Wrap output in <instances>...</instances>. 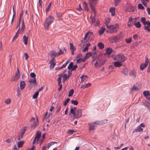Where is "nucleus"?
<instances>
[{"label": "nucleus", "mask_w": 150, "mask_h": 150, "mask_svg": "<svg viewBox=\"0 0 150 150\" xmlns=\"http://www.w3.org/2000/svg\"><path fill=\"white\" fill-rule=\"evenodd\" d=\"M70 112L74 118H79L81 116V110L76 107H71L70 109Z\"/></svg>", "instance_id": "f257e3e1"}, {"label": "nucleus", "mask_w": 150, "mask_h": 150, "mask_svg": "<svg viewBox=\"0 0 150 150\" xmlns=\"http://www.w3.org/2000/svg\"><path fill=\"white\" fill-rule=\"evenodd\" d=\"M53 17L50 16L46 18L44 23V26L45 29L48 30L49 26L53 22Z\"/></svg>", "instance_id": "f03ea898"}, {"label": "nucleus", "mask_w": 150, "mask_h": 150, "mask_svg": "<svg viewBox=\"0 0 150 150\" xmlns=\"http://www.w3.org/2000/svg\"><path fill=\"white\" fill-rule=\"evenodd\" d=\"M105 61V60H102L101 57H98L96 60H93L92 63L94 64L95 67L98 68L104 64Z\"/></svg>", "instance_id": "7ed1b4c3"}, {"label": "nucleus", "mask_w": 150, "mask_h": 150, "mask_svg": "<svg viewBox=\"0 0 150 150\" xmlns=\"http://www.w3.org/2000/svg\"><path fill=\"white\" fill-rule=\"evenodd\" d=\"M107 28L109 29L110 32L111 33L117 32L119 28V24H117L115 25H108L107 24L106 25Z\"/></svg>", "instance_id": "20e7f679"}, {"label": "nucleus", "mask_w": 150, "mask_h": 150, "mask_svg": "<svg viewBox=\"0 0 150 150\" xmlns=\"http://www.w3.org/2000/svg\"><path fill=\"white\" fill-rule=\"evenodd\" d=\"M113 59L114 60L122 62H124L126 60V58L122 54H120L114 56Z\"/></svg>", "instance_id": "39448f33"}, {"label": "nucleus", "mask_w": 150, "mask_h": 150, "mask_svg": "<svg viewBox=\"0 0 150 150\" xmlns=\"http://www.w3.org/2000/svg\"><path fill=\"white\" fill-rule=\"evenodd\" d=\"M95 14H94L93 12L92 13V15L90 17L91 20V24L95 26H97L99 25V21L97 18L94 17Z\"/></svg>", "instance_id": "423d86ee"}, {"label": "nucleus", "mask_w": 150, "mask_h": 150, "mask_svg": "<svg viewBox=\"0 0 150 150\" xmlns=\"http://www.w3.org/2000/svg\"><path fill=\"white\" fill-rule=\"evenodd\" d=\"M20 24L21 23H20V22H19L17 27V28L19 27L17 33L22 34L25 30V26L23 21L21 23V25H20Z\"/></svg>", "instance_id": "0eeeda50"}, {"label": "nucleus", "mask_w": 150, "mask_h": 150, "mask_svg": "<svg viewBox=\"0 0 150 150\" xmlns=\"http://www.w3.org/2000/svg\"><path fill=\"white\" fill-rule=\"evenodd\" d=\"M31 122L32 123L31 125L32 129H35L38 125V120L37 118L32 117L31 119Z\"/></svg>", "instance_id": "6e6552de"}, {"label": "nucleus", "mask_w": 150, "mask_h": 150, "mask_svg": "<svg viewBox=\"0 0 150 150\" xmlns=\"http://www.w3.org/2000/svg\"><path fill=\"white\" fill-rule=\"evenodd\" d=\"M96 122V121L90 122L88 123V125L89 126V130L90 131H92L94 130L95 129L96 125H97Z\"/></svg>", "instance_id": "1a4fd4ad"}, {"label": "nucleus", "mask_w": 150, "mask_h": 150, "mask_svg": "<svg viewBox=\"0 0 150 150\" xmlns=\"http://www.w3.org/2000/svg\"><path fill=\"white\" fill-rule=\"evenodd\" d=\"M68 74L67 75V74H61L62 75V76L63 77V81H64L65 80L68 79L69 78L70 76L72 73V72L70 71L69 70H68Z\"/></svg>", "instance_id": "9d476101"}, {"label": "nucleus", "mask_w": 150, "mask_h": 150, "mask_svg": "<svg viewBox=\"0 0 150 150\" xmlns=\"http://www.w3.org/2000/svg\"><path fill=\"white\" fill-rule=\"evenodd\" d=\"M149 63V60L146 59L145 62L144 63L142 64L140 66V68L141 70H144L147 66Z\"/></svg>", "instance_id": "9b49d317"}, {"label": "nucleus", "mask_w": 150, "mask_h": 150, "mask_svg": "<svg viewBox=\"0 0 150 150\" xmlns=\"http://www.w3.org/2000/svg\"><path fill=\"white\" fill-rule=\"evenodd\" d=\"M136 18H133L132 19L131 18H129V20L127 23V25L129 26H132L133 25H134V23L136 21Z\"/></svg>", "instance_id": "f8f14e48"}, {"label": "nucleus", "mask_w": 150, "mask_h": 150, "mask_svg": "<svg viewBox=\"0 0 150 150\" xmlns=\"http://www.w3.org/2000/svg\"><path fill=\"white\" fill-rule=\"evenodd\" d=\"M41 132L38 131L37 132L36 136L33 142V144H34L36 140L37 141H38L39 139V138L41 137Z\"/></svg>", "instance_id": "ddd939ff"}, {"label": "nucleus", "mask_w": 150, "mask_h": 150, "mask_svg": "<svg viewBox=\"0 0 150 150\" xmlns=\"http://www.w3.org/2000/svg\"><path fill=\"white\" fill-rule=\"evenodd\" d=\"M120 40V38L119 36H114L111 38V41L113 43L118 42Z\"/></svg>", "instance_id": "4468645a"}, {"label": "nucleus", "mask_w": 150, "mask_h": 150, "mask_svg": "<svg viewBox=\"0 0 150 150\" xmlns=\"http://www.w3.org/2000/svg\"><path fill=\"white\" fill-rule=\"evenodd\" d=\"M107 121L108 120L107 119H104L100 121H96V123L98 125H101L106 123L107 122Z\"/></svg>", "instance_id": "2eb2a0df"}, {"label": "nucleus", "mask_w": 150, "mask_h": 150, "mask_svg": "<svg viewBox=\"0 0 150 150\" xmlns=\"http://www.w3.org/2000/svg\"><path fill=\"white\" fill-rule=\"evenodd\" d=\"M141 21L144 25L147 24L148 26H150V22L149 21H146V19L144 17L142 18Z\"/></svg>", "instance_id": "dca6fc26"}, {"label": "nucleus", "mask_w": 150, "mask_h": 150, "mask_svg": "<svg viewBox=\"0 0 150 150\" xmlns=\"http://www.w3.org/2000/svg\"><path fill=\"white\" fill-rule=\"evenodd\" d=\"M122 63L121 62L117 61L114 63V66L116 67H120L122 65Z\"/></svg>", "instance_id": "f3484780"}, {"label": "nucleus", "mask_w": 150, "mask_h": 150, "mask_svg": "<svg viewBox=\"0 0 150 150\" xmlns=\"http://www.w3.org/2000/svg\"><path fill=\"white\" fill-rule=\"evenodd\" d=\"M20 73H16L15 76L13 78L12 81H17L20 77Z\"/></svg>", "instance_id": "a211bd4d"}, {"label": "nucleus", "mask_w": 150, "mask_h": 150, "mask_svg": "<svg viewBox=\"0 0 150 150\" xmlns=\"http://www.w3.org/2000/svg\"><path fill=\"white\" fill-rule=\"evenodd\" d=\"M55 60L54 58H52V59L50 61V69H52L54 67L55 64Z\"/></svg>", "instance_id": "6ab92c4d"}, {"label": "nucleus", "mask_w": 150, "mask_h": 150, "mask_svg": "<svg viewBox=\"0 0 150 150\" xmlns=\"http://www.w3.org/2000/svg\"><path fill=\"white\" fill-rule=\"evenodd\" d=\"M80 78L81 79V82H85L88 79V76L85 75H82L81 76Z\"/></svg>", "instance_id": "aec40b11"}, {"label": "nucleus", "mask_w": 150, "mask_h": 150, "mask_svg": "<svg viewBox=\"0 0 150 150\" xmlns=\"http://www.w3.org/2000/svg\"><path fill=\"white\" fill-rule=\"evenodd\" d=\"M28 37L26 35H24L23 36V42L25 45H27L28 42Z\"/></svg>", "instance_id": "412c9836"}, {"label": "nucleus", "mask_w": 150, "mask_h": 150, "mask_svg": "<svg viewBox=\"0 0 150 150\" xmlns=\"http://www.w3.org/2000/svg\"><path fill=\"white\" fill-rule=\"evenodd\" d=\"M50 53L52 56V58H54V57L59 56L58 53L54 51H50Z\"/></svg>", "instance_id": "4be33fe9"}, {"label": "nucleus", "mask_w": 150, "mask_h": 150, "mask_svg": "<svg viewBox=\"0 0 150 150\" xmlns=\"http://www.w3.org/2000/svg\"><path fill=\"white\" fill-rule=\"evenodd\" d=\"M20 89L23 90L25 86V83L24 81H22L20 82Z\"/></svg>", "instance_id": "5701e85b"}, {"label": "nucleus", "mask_w": 150, "mask_h": 150, "mask_svg": "<svg viewBox=\"0 0 150 150\" xmlns=\"http://www.w3.org/2000/svg\"><path fill=\"white\" fill-rule=\"evenodd\" d=\"M110 12L111 13L112 16H113L115 14V8L114 7L111 8L109 10Z\"/></svg>", "instance_id": "b1692460"}, {"label": "nucleus", "mask_w": 150, "mask_h": 150, "mask_svg": "<svg viewBox=\"0 0 150 150\" xmlns=\"http://www.w3.org/2000/svg\"><path fill=\"white\" fill-rule=\"evenodd\" d=\"M143 130V129L139 126L135 129L134 132H142Z\"/></svg>", "instance_id": "393cba45"}, {"label": "nucleus", "mask_w": 150, "mask_h": 150, "mask_svg": "<svg viewBox=\"0 0 150 150\" xmlns=\"http://www.w3.org/2000/svg\"><path fill=\"white\" fill-rule=\"evenodd\" d=\"M144 105L149 110H150V104L149 102L145 101L144 102Z\"/></svg>", "instance_id": "a878e982"}, {"label": "nucleus", "mask_w": 150, "mask_h": 150, "mask_svg": "<svg viewBox=\"0 0 150 150\" xmlns=\"http://www.w3.org/2000/svg\"><path fill=\"white\" fill-rule=\"evenodd\" d=\"M90 44L88 43L86 44L85 47L83 49V50H82V51L83 52H85L87 51L88 50V48L90 46Z\"/></svg>", "instance_id": "bb28decb"}, {"label": "nucleus", "mask_w": 150, "mask_h": 150, "mask_svg": "<svg viewBox=\"0 0 150 150\" xmlns=\"http://www.w3.org/2000/svg\"><path fill=\"white\" fill-rule=\"evenodd\" d=\"M29 83H33L36 84L37 83L36 79L35 78H31L28 81Z\"/></svg>", "instance_id": "cd10ccee"}, {"label": "nucleus", "mask_w": 150, "mask_h": 150, "mask_svg": "<svg viewBox=\"0 0 150 150\" xmlns=\"http://www.w3.org/2000/svg\"><path fill=\"white\" fill-rule=\"evenodd\" d=\"M65 52H66V50L65 49V48H62V49H60L59 50V51L57 52L58 54V55L59 56V55H60L61 54H64V53Z\"/></svg>", "instance_id": "c85d7f7f"}, {"label": "nucleus", "mask_w": 150, "mask_h": 150, "mask_svg": "<svg viewBox=\"0 0 150 150\" xmlns=\"http://www.w3.org/2000/svg\"><path fill=\"white\" fill-rule=\"evenodd\" d=\"M128 70L127 68H125L123 70L122 73L125 75L127 76L128 74Z\"/></svg>", "instance_id": "c756f323"}, {"label": "nucleus", "mask_w": 150, "mask_h": 150, "mask_svg": "<svg viewBox=\"0 0 150 150\" xmlns=\"http://www.w3.org/2000/svg\"><path fill=\"white\" fill-rule=\"evenodd\" d=\"M105 30V28L103 27H102L99 31V34L100 35L102 34Z\"/></svg>", "instance_id": "7c9ffc66"}, {"label": "nucleus", "mask_w": 150, "mask_h": 150, "mask_svg": "<svg viewBox=\"0 0 150 150\" xmlns=\"http://www.w3.org/2000/svg\"><path fill=\"white\" fill-rule=\"evenodd\" d=\"M91 55V53L90 52H88L85 55V56L84 58H83L84 59H85V61L86 60L89 58Z\"/></svg>", "instance_id": "2f4dec72"}, {"label": "nucleus", "mask_w": 150, "mask_h": 150, "mask_svg": "<svg viewBox=\"0 0 150 150\" xmlns=\"http://www.w3.org/2000/svg\"><path fill=\"white\" fill-rule=\"evenodd\" d=\"M143 94L146 97L149 96L150 95V93L149 91H144L143 93Z\"/></svg>", "instance_id": "473e14b6"}, {"label": "nucleus", "mask_w": 150, "mask_h": 150, "mask_svg": "<svg viewBox=\"0 0 150 150\" xmlns=\"http://www.w3.org/2000/svg\"><path fill=\"white\" fill-rule=\"evenodd\" d=\"M69 44L70 45V49L71 51H75L76 50V48L74 47L73 43H70Z\"/></svg>", "instance_id": "72a5a7b5"}, {"label": "nucleus", "mask_w": 150, "mask_h": 150, "mask_svg": "<svg viewBox=\"0 0 150 150\" xmlns=\"http://www.w3.org/2000/svg\"><path fill=\"white\" fill-rule=\"evenodd\" d=\"M24 143V142L23 141H21L18 142L17 144L18 148L21 147L23 146Z\"/></svg>", "instance_id": "f704fd0d"}, {"label": "nucleus", "mask_w": 150, "mask_h": 150, "mask_svg": "<svg viewBox=\"0 0 150 150\" xmlns=\"http://www.w3.org/2000/svg\"><path fill=\"white\" fill-rule=\"evenodd\" d=\"M112 52V50L111 48H108L106 50V54L108 55H110Z\"/></svg>", "instance_id": "c9c22d12"}, {"label": "nucleus", "mask_w": 150, "mask_h": 150, "mask_svg": "<svg viewBox=\"0 0 150 150\" xmlns=\"http://www.w3.org/2000/svg\"><path fill=\"white\" fill-rule=\"evenodd\" d=\"M57 143L56 142H51L49 143L47 146V147L48 149H49L50 147L54 145V144H57Z\"/></svg>", "instance_id": "e433bc0d"}, {"label": "nucleus", "mask_w": 150, "mask_h": 150, "mask_svg": "<svg viewBox=\"0 0 150 150\" xmlns=\"http://www.w3.org/2000/svg\"><path fill=\"white\" fill-rule=\"evenodd\" d=\"M134 25L137 28H140L141 27L140 23L139 22H137V23L135 22V23H134Z\"/></svg>", "instance_id": "4c0bfd02"}, {"label": "nucleus", "mask_w": 150, "mask_h": 150, "mask_svg": "<svg viewBox=\"0 0 150 150\" xmlns=\"http://www.w3.org/2000/svg\"><path fill=\"white\" fill-rule=\"evenodd\" d=\"M129 75L130 76H135L136 75V72L134 70H132L130 71Z\"/></svg>", "instance_id": "58836bf2"}, {"label": "nucleus", "mask_w": 150, "mask_h": 150, "mask_svg": "<svg viewBox=\"0 0 150 150\" xmlns=\"http://www.w3.org/2000/svg\"><path fill=\"white\" fill-rule=\"evenodd\" d=\"M83 8H84V9L85 10L88 11V8L85 2H84L83 3Z\"/></svg>", "instance_id": "ea45409f"}, {"label": "nucleus", "mask_w": 150, "mask_h": 150, "mask_svg": "<svg viewBox=\"0 0 150 150\" xmlns=\"http://www.w3.org/2000/svg\"><path fill=\"white\" fill-rule=\"evenodd\" d=\"M98 46L101 49H103L104 47V45L101 42L98 43Z\"/></svg>", "instance_id": "a19ab883"}, {"label": "nucleus", "mask_w": 150, "mask_h": 150, "mask_svg": "<svg viewBox=\"0 0 150 150\" xmlns=\"http://www.w3.org/2000/svg\"><path fill=\"white\" fill-rule=\"evenodd\" d=\"M132 38L131 37L129 38H128L126 39L125 41L128 44L130 43L132 41Z\"/></svg>", "instance_id": "79ce46f5"}, {"label": "nucleus", "mask_w": 150, "mask_h": 150, "mask_svg": "<svg viewBox=\"0 0 150 150\" xmlns=\"http://www.w3.org/2000/svg\"><path fill=\"white\" fill-rule=\"evenodd\" d=\"M74 93V90L73 89H71L69 92L68 96L69 97L72 96L73 94Z\"/></svg>", "instance_id": "37998d69"}, {"label": "nucleus", "mask_w": 150, "mask_h": 150, "mask_svg": "<svg viewBox=\"0 0 150 150\" xmlns=\"http://www.w3.org/2000/svg\"><path fill=\"white\" fill-rule=\"evenodd\" d=\"M85 61V60L83 58V59L79 58L77 60L76 62L77 63H79L81 62H84Z\"/></svg>", "instance_id": "c03bdc74"}, {"label": "nucleus", "mask_w": 150, "mask_h": 150, "mask_svg": "<svg viewBox=\"0 0 150 150\" xmlns=\"http://www.w3.org/2000/svg\"><path fill=\"white\" fill-rule=\"evenodd\" d=\"M92 33L90 32L89 31L88 32L86 33V34L85 35L84 38V40L86 39V38L87 37V36L89 34L90 35H92Z\"/></svg>", "instance_id": "a18cd8bd"}, {"label": "nucleus", "mask_w": 150, "mask_h": 150, "mask_svg": "<svg viewBox=\"0 0 150 150\" xmlns=\"http://www.w3.org/2000/svg\"><path fill=\"white\" fill-rule=\"evenodd\" d=\"M61 78L62 75L60 74L59 75V78L57 79V81L58 82V85H60V84L61 83Z\"/></svg>", "instance_id": "49530a36"}, {"label": "nucleus", "mask_w": 150, "mask_h": 150, "mask_svg": "<svg viewBox=\"0 0 150 150\" xmlns=\"http://www.w3.org/2000/svg\"><path fill=\"white\" fill-rule=\"evenodd\" d=\"M38 92H36V93L33 95V98L34 99H35L38 96Z\"/></svg>", "instance_id": "de8ad7c7"}, {"label": "nucleus", "mask_w": 150, "mask_h": 150, "mask_svg": "<svg viewBox=\"0 0 150 150\" xmlns=\"http://www.w3.org/2000/svg\"><path fill=\"white\" fill-rule=\"evenodd\" d=\"M11 102V99L9 98L6 99L5 100V103L7 104H9Z\"/></svg>", "instance_id": "09e8293b"}, {"label": "nucleus", "mask_w": 150, "mask_h": 150, "mask_svg": "<svg viewBox=\"0 0 150 150\" xmlns=\"http://www.w3.org/2000/svg\"><path fill=\"white\" fill-rule=\"evenodd\" d=\"M138 8L139 9H143L144 8L142 4H139L138 5Z\"/></svg>", "instance_id": "8fccbe9b"}, {"label": "nucleus", "mask_w": 150, "mask_h": 150, "mask_svg": "<svg viewBox=\"0 0 150 150\" xmlns=\"http://www.w3.org/2000/svg\"><path fill=\"white\" fill-rule=\"evenodd\" d=\"M139 89V88L136 86H134L132 88V90L134 91H137Z\"/></svg>", "instance_id": "3c124183"}, {"label": "nucleus", "mask_w": 150, "mask_h": 150, "mask_svg": "<svg viewBox=\"0 0 150 150\" xmlns=\"http://www.w3.org/2000/svg\"><path fill=\"white\" fill-rule=\"evenodd\" d=\"M71 103L75 105H77L78 104V102L76 100H72L71 101Z\"/></svg>", "instance_id": "603ef678"}, {"label": "nucleus", "mask_w": 150, "mask_h": 150, "mask_svg": "<svg viewBox=\"0 0 150 150\" xmlns=\"http://www.w3.org/2000/svg\"><path fill=\"white\" fill-rule=\"evenodd\" d=\"M73 65V63L72 62H71L69 64V66L67 68L69 69L72 68V67Z\"/></svg>", "instance_id": "864d4df0"}, {"label": "nucleus", "mask_w": 150, "mask_h": 150, "mask_svg": "<svg viewBox=\"0 0 150 150\" xmlns=\"http://www.w3.org/2000/svg\"><path fill=\"white\" fill-rule=\"evenodd\" d=\"M69 100L70 99L69 98H67L64 103V106H65L67 104V103L69 102Z\"/></svg>", "instance_id": "5fc2aeb1"}, {"label": "nucleus", "mask_w": 150, "mask_h": 150, "mask_svg": "<svg viewBox=\"0 0 150 150\" xmlns=\"http://www.w3.org/2000/svg\"><path fill=\"white\" fill-rule=\"evenodd\" d=\"M149 27H150V26H149L148 25L147 26H144V29L145 30H147L148 32H149L150 29L149 28Z\"/></svg>", "instance_id": "6e6d98bb"}, {"label": "nucleus", "mask_w": 150, "mask_h": 150, "mask_svg": "<svg viewBox=\"0 0 150 150\" xmlns=\"http://www.w3.org/2000/svg\"><path fill=\"white\" fill-rule=\"evenodd\" d=\"M30 76L31 78H35L36 76V75L34 73L32 72L30 74Z\"/></svg>", "instance_id": "4d7b16f0"}, {"label": "nucleus", "mask_w": 150, "mask_h": 150, "mask_svg": "<svg viewBox=\"0 0 150 150\" xmlns=\"http://www.w3.org/2000/svg\"><path fill=\"white\" fill-rule=\"evenodd\" d=\"M13 141V139L12 138H9L6 140V141L8 143H11Z\"/></svg>", "instance_id": "13d9d810"}, {"label": "nucleus", "mask_w": 150, "mask_h": 150, "mask_svg": "<svg viewBox=\"0 0 150 150\" xmlns=\"http://www.w3.org/2000/svg\"><path fill=\"white\" fill-rule=\"evenodd\" d=\"M27 129V127H24L23 130H22V132L21 133L23 134H24L25 132V131Z\"/></svg>", "instance_id": "bf43d9fd"}, {"label": "nucleus", "mask_w": 150, "mask_h": 150, "mask_svg": "<svg viewBox=\"0 0 150 150\" xmlns=\"http://www.w3.org/2000/svg\"><path fill=\"white\" fill-rule=\"evenodd\" d=\"M115 6H117L120 0H114Z\"/></svg>", "instance_id": "052dcab7"}, {"label": "nucleus", "mask_w": 150, "mask_h": 150, "mask_svg": "<svg viewBox=\"0 0 150 150\" xmlns=\"http://www.w3.org/2000/svg\"><path fill=\"white\" fill-rule=\"evenodd\" d=\"M66 66V65L64 63V64H63L62 65V66H61V67L56 68V69H62L63 68L65 67Z\"/></svg>", "instance_id": "680f3d73"}, {"label": "nucleus", "mask_w": 150, "mask_h": 150, "mask_svg": "<svg viewBox=\"0 0 150 150\" xmlns=\"http://www.w3.org/2000/svg\"><path fill=\"white\" fill-rule=\"evenodd\" d=\"M23 14V11L21 12L20 14V17L19 21V22H20V23H21V17L22 16Z\"/></svg>", "instance_id": "e2e57ef3"}, {"label": "nucleus", "mask_w": 150, "mask_h": 150, "mask_svg": "<svg viewBox=\"0 0 150 150\" xmlns=\"http://www.w3.org/2000/svg\"><path fill=\"white\" fill-rule=\"evenodd\" d=\"M18 33H16V35H15V36L13 37V40L12 41H13L14 40H16L18 37V35H17V34Z\"/></svg>", "instance_id": "0e129e2a"}, {"label": "nucleus", "mask_w": 150, "mask_h": 150, "mask_svg": "<svg viewBox=\"0 0 150 150\" xmlns=\"http://www.w3.org/2000/svg\"><path fill=\"white\" fill-rule=\"evenodd\" d=\"M77 67V66L76 65H74L73 67H72L71 71H74V70H75Z\"/></svg>", "instance_id": "69168bd1"}, {"label": "nucleus", "mask_w": 150, "mask_h": 150, "mask_svg": "<svg viewBox=\"0 0 150 150\" xmlns=\"http://www.w3.org/2000/svg\"><path fill=\"white\" fill-rule=\"evenodd\" d=\"M110 22V19L109 18H108L105 20V23L106 24L109 23Z\"/></svg>", "instance_id": "338daca9"}, {"label": "nucleus", "mask_w": 150, "mask_h": 150, "mask_svg": "<svg viewBox=\"0 0 150 150\" xmlns=\"http://www.w3.org/2000/svg\"><path fill=\"white\" fill-rule=\"evenodd\" d=\"M24 55L25 56V59L26 60H27L28 58L29 57V56H28V54L26 53H24Z\"/></svg>", "instance_id": "774afa93"}]
</instances>
